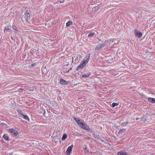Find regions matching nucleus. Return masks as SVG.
<instances>
[{"label":"nucleus","instance_id":"24","mask_svg":"<svg viewBox=\"0 0 155 155\" xmlns=\"http://www.w3.org/2000/svg\"><path fill=\"white\" fill-rule=\"evenodd\" d=\"M83 149L85 150V151L86 153H88L89 152V150L87 148V147L86 145L85 146V147L83 148Z\"/></svg>","mask_w":155,"mask_h":155},{"label":"nucleus","instance_id":"4","mask_svg":"<svg viewBox=\"0 0 155 155\" xmlns=\"http://www.w3.org/2000/svg\"><path fill=\"white\" fill-rule=\"evenodd\" d=\"M90 56V55H89L87 58H86V59H84L83 60V61H81V64L83 65L84 66H85L88 63V61L89 60Z\"/></svg>","mask_w":155,"mask_h":155},{"label":"nucleus","instance_id":"16","mask_svg":"<svg viewBox=\"0 0 155 155\" xmlns=\"http://www.w3.org/2000/svg\"><path fill=\"white\" fill-rule=\"evenodd\" d=\"M72 24V22L71 21H69L66 23V26L69 27Z\"/></svg>","mask_w":155,"mask_h":155},{"label":"nucleus","instance_id":"11","mask_svg":"<svg viewBox=\"0 0 155 155\" xmlns=\"http://www.w3.org/2000/svg\"><path fill=\"white\" fill-rule=\"evenodd\" d=\"M83 122L84 120H83L79 119L78 120H77V123L80 126L83 123Z\"/></svg>","mask_w":155,"mask_h":155},{"label":"nucleus","instance_id":"15","mask_svg":"<svg viewBox=\"0 0 155 155\" xmlns=\"http://www.w3.org/2000/svg\"><path fill=\"white\" fill-rule=\"evenodd\" d=\"M3 137L5 140L9 141L10 140V139H9L8 136L7 134H5L3 136Z\"/></svg>","mask_w":155,"mask_h":155},{"label":"nucleus","instance_id":"39","mask_svg":"<svg viewBox=\"0 0 155 155\" xmlns=\"http://www.w3.org/2000/svg\"><path fill=\"white\" fill-rule=\"evenodd\" d=\"M21 112H22L20 110V111H19V113H21Z\"/></svg>","mask_w":155,"mask_h":155},{"label":"nucleus","instance_id":"12","mask_svg":"<svg viewBox=\"0 0 155 155\" xmlns=\"http://www.w3.org/2000/svg\"><path fill=\"white\" fill-rule=\"evenodd\" d=\"M91 74V73L89 72L87 74H85L82 76V77L83 78H86L87 77H88Z\"/></svg>","mask_w":155,"mask_h":155},{"label":"nucleus","instance_id":"30","mask_svg":"<svg viewBox=\"0 0 155 155\" xmlns=\"http://www.w3.org/2000/svg\"><path fill=\"white\" fill-rule=\"evenodd\" d=\"M73 119L74 120H75V121H76V122H77V120H78L79 119H78V118H76V117H73Z\"/></svg>","mask_w":155,"mask_h":155},{"label":"nucleus","instance_id":"18","mask_svg":"<svg viewBox=\"0 0 155 155\" xmlns=\"http://www.w3.org/2000/svg\"><path fill=\"white\" fill-rule=\"evenodd\" d=\"M101 48V45H100V44L99 45H97L96 48H95V51H98L99 50H100Z\"/></svg>","mask_w":155,"mask_h":155},{"label":"nucleus","instance_id":"10","mask_svg":"<svg viewBox=\"0 0 155 155\" xmlns=\"http://www.w3.org/2000/svg\"><path fill=\"white\" fill-rule=\"evenodd\" d=\"M84 66L83 65H82V64H81L80 65H79V66H78L77 67L76 70L77 71H78L79 70H80L81 69H83L84 68Z\"/></svg>","mask_w":155,"mask_h":155},{"label":"nucleus","instance_id":"36","mask_svg":"<svg viewBox=\"0 0 155 155\" xmlns=\"http://www.w3.org/2000/svg\"><path fill=\"white\" fill-rule=\"evenodd\" d=\"M100 139L101 140V141L102 142H104L103 140H102L101 138H100V139Z\"/></svg>","mask_w":155,"mask_h":155},{"label":"nucleus","instance_id":"9","mask_svg":"<svg viewBox=\"0 0 155 155\" xmlns=\"http://www.w3.org/2000/svg\"><path fill=\"white\" fill-rule=\"evenodd\" d=\"M118 155H127V153L125 152H123L122 151H119L117 153Z\"/></svg>","mask_w":155,"mask_h":155},{"label":"nucleus","instance_id":"19","mask_svg":"<svg viewBox=\"0 0 155 155\" xmlns=\"http://www.w3.org/2000/svg\"><path fill=\"white\" fill-rule=\"evenodd\" d=\"M125 130L126 129H120L118 133L122 134L125 131Z\"/></svg>","mask_w":155,"mask_h":155},{"label":"nucleus","instance_id":"31","mask_svg":"<svg viewBox=\"0 0 155 155\" xmlns=\"http://www.w3.org/2000/svg\"><path fill=\"white\" fill-rule=\"evenodd\" d=\"M108 41H107V40H105V41H104V44L105 45H106L107 44V42Z\"/></svg>","mask_w":155,"mask_h":155},{"label":"nucleus","instance_id":"17","mask_svg":"<svg viewBox=\"0 0 155 155\" xmlns=\"http://www.w3.org/2000/svg\"><path fill=\"white\" fill-rule=\"evenodd\" d=\"M30 15L28 13V12L26 11L25 17L26 18V20H27L28 18H29Z\"/></svg>","mask_w":155,"mask_h":155},{"label":"nucleus","instance_id":"32","mask_svg":"<svg viewBox=\"0 0 155 155\" xmlns=\"http://www.w3.org/2000/svg\"><path fill=\"white\" fill-rule=\"evenodd\" d=\"M45 111H44V113L43 114V115L45 117Z\"/></svg>","mask_w":155,"mask_h":155},{"label":"nucleus","instance_id":"14","mask_svg":"<svg viewBox=\"0 0 155 155\" xmlns=\"http://www.w3.org/2000/svg\"><path fill=\"white\" fill-rule=\"evenodd\" d=\"M148 100L149 101H150L152 103L155 102V99L154 98L149 97L148 98Z\"/></svg>","mask_w":155,"mask_h":155},{"label":"nucleus","instance_id":"25","mask_svg":"<svg viewBox=\"0 0 155 155\" xmlns=\"http://www.w3.org/2000/svg\"><path fill=\"white\" fill-rule=\"evenodd\" d=\"M94 137L95 138L100 139L99 135H96L95 134H93Z\"/></svg>","mask_w":155,"mask_h":155},{"label":"nucleus","instance_id":"3","mask_svg":"<svg viewBox=\"0 0 155 155\" xmlns=\"http://www.w3.org/2000/svg\"><path fill=\"white\" fill-rule=\"evenodd\" d=\"M134 33L135 36H137L138 38H140L142 35V34L141 32L139 31L138 30L135 29Z\"/></svg>","mask_w":155,"mask_h":155},{"label":"nucleus","instance_id":"7","mask_svg":"<svg viewBox=\"0 0 155 155\" xmlns=\"http://www.w3.org/2000/svg\"><path fill=\"white\" fill-rule=\"evenodd\" d=\"M81 57V56L80 54H78L75 57V59L74 60V61L76 62H78L80 60V59Z\"/></svg>","mask_w":155,"mask_h":155},{"label":"nucleus","instance_id":"42","mask_svg":"<svg viewBox=\"0 0 155 155\" xmlns=\"http://www.w3.org/2000/svg\"><path fill=\"white\" fill-rule=\"evenodd\" d=\"M73 58H72L73 60Z\"/></svg>","mask_w":155,"mask_h":155},{"label":"nucleus","instance_id":"6","mask_svg":"<svg viewBox=\"0 0 155 155\" xmlns=\"http://www.w3.org/2000/svg\"><path fill=\"white\" fill-rule=\"evenodd\" d=\"M73 145H72L69 147L67 149L66 151V154L67 155H70L71 152L72 151V148L73 147Z\"/></svg>","mask_w":155,"mask_h":155},{"label":"nucleus","instance_id":"37","mask_svg":"<svg viewBox=\"0 0 155 155\" xmlns=\"http://www.w3.org/2000/svg\"><path fill=\"white\" fill-rule=\"evenodd\" d=\"M139 119V118H137L136 119V120H138Z\"/></svg>","mask_w":155,"mask_h":155},{"label":"nucleus","instance_id":"13","mask_svg":"<svg viewBox=\"0 0 155 155\" xmlns=\"http://www.w3.org/2000/svg\"><path fill=\"white\" fill-rule=\"evenodd\" d=\"M72 134L78 137L81 136V134L77 132H73Z\"/></svg>","mask_w":155,"mask_h":155},{"label":"nucleus","instance_id":"38","mask_svg":"<svg viewBox=\"0 0 155 155\" xmlns=\"http://www.w3.org/2000/svg\"><path fill=\"white\" fill-rule=\"evenodd\" d=\"M99 41H101V40L100 39V38H98Z\"/></svg>","mask_w":155,"mask_h":155},{"label":"nucleus","instance_id":"23","mask_svg":"<svg viewBox=\"0 0 155 155\" xmlns=\"http://www.w3.org/2000/svg\"><path fill=\"white\" fill-rule=\"evenodd\" d=\"M128 122L127 121L126 122H123L121 123V125L124 126L125 125H126L127 124H128Z\"/></svg>","mask_w":155,"mask_h":155},{"label":"nucleus","instance_id":"40","mask_svg":"<svg viewBox=\"0 0 155 155\" xmlns=\"http://www.w3.org/2000/svg\"><path fill=\"white\" fill-rule=\"evenodd\" d=\"M146 155H152V154H146Z\"/></svg>","mask_w":155,"mask_h":155},{"label":"nucleus","instance_id":"28","mask_svg":"<svg viewBox=\"0 0 155 155\" xmlns=\"http://www.w3.org/2000/svg\"><path fill=\"white\" fill-rule=\"evenodd\" d=\"M12 28H13V29L14 30H15V31H18V30L16 29L17 28H16V26H13Z\"/></svg>","mask_w":155,"mask_h":155},{"label":"nucleus","instance_id":"26","mask_svg":"<svg viewBox=\"0 0 155 155\" xmlns=\"http://www.w3.org/2000/svg\"><path fill=\"white\" fill-rule=\"evenodd\" d=\"M10 29L9 28H8V27L5 26L4 28V33H5V32L6 31H9Z\"/></svg>","mask_w":155,"mask_h":155},{"label":"nucleus","instance_id":"34","mask_svg":"<svg viewBox=\"0 0 155 155\" xmlns=\"http://www.w3.org/2000/svg\"><path fill=\"white\" fill-rule=\"evenodd\" d=\"M35 64H32V66H35Z\"/></svg>","mask_w":155,"mask_h":155},{"label":"nucleus","instance_id":"22","mask_svg":"<svg viewBox=\"0 0 155 155\" xmlns=\"http://www.w3.org/2000/svg\"><path fill=\"white\" fill-rule=\"evenodd\" d=\"M118 104V103H113L111 104V107H114L115 106H117Z\"/></svg>","mask_w":155,"mask_h":155},{"label":"nucleus","instance_id":"8","mask_svg":"<svg viewBox=\"0 0 155 155\" xmlns=\"http://www.w3.org/2000/svg\"><path fill=\"white\" fill-rule=\"evenodd\" d=\"M19 117L21 118H23L25 119L28 120V121H29V117L26 115H25L22 114H21L20 116H19Z\"/></svg>","mask_w":155,"mask_h":155},{"label":"nucleus","instance_id":"1","mask_svg":"<svg viewBox=\"0 0 155 155\" xmlns=\"http://www.w3.org/2000/svg\"><path fill=\"white\" fill-rule=\"evenodd\" d=\"M80 127L82 129L88 131L90 130V128L89 127V126L84 121Z\"/></svg>","mask_w":155,"mask_h":155},{"label":"nucleus","instance_id":"41","mask_svg":"<svg viewBox=\"0 0 155 155\" xmlns=\"http://www.w3.org/2000/svg\"><path fill=\"white\" fill-rule=\"evenodd\" d=\"M61 2H61H60V3H61V2Z\"/></svg>","mask_w":155,"mask_h":155},{"label":"nucleus","instance_id":"5","mask_svg":"<svg viewBox=\"0 0 155 155\" xmlns=\"http://www.w3.org/2000/svg\"><path fill=\"white\" fill-rule=\"evenodd\" d=\"M69 82V81H66L62 78L60 79V83L62 85H67L68 84Z\"/></svg>","mask_w":155,"mask_h":155},{"label":"nucleus","instance_id":"21","mask_svg":"<svg viewBox=\"0 0 155 155\" xmlns=\"http://www.w3.org/2000/svg\"><path fill=\"white\" fill-rule=\"evenodd\" d=\"M140 119H141V120H140V121H143L144 122L146 120V119L145 118V116L143 115V116H142L141 118Z\"/></svg>","mask_w":155,"mask_h":155},{"label":"nucleus","instance_id":"27","mask_svg":"<svg viewBox=\"0 0 155 155\" xmlns=\"http://www.w3.org/2000/svg\"><path fill=\"white\" fill-rule=\"evenodd\" d=\"M94 33H89V35H88V36L89 37H91L92 36H93L94 35Z\"/></svg>","mask_w":155,"mask_h":155},{"label":"nucleus","instance_id":"20","mask_svg":"<svg viewBox=\"0 0 155 155\" xmlns=\"http://www.w3.org/2000/svg\"><path fill=\"white\" fill-rule=\"evenodd\" d=\"M67 137V135L66 134H64L61 138V140H65Z\"/></svg>","mask_w":155,"mask_h":155},{"label":"nucleus","instance_id":"29","mask_svg":"<svg viewBox=\"0 0 155 155\" xmlns=\"http://www.w3.org/2000/svg\"><path fill=\"white\" fill-rule=\"evenodd\" d=\"M105 45H106L104 43L100 44V45H101V48L104 47L105 46Z\"/></svg>","mask_w":155,"mask_h":155},{"label":"nucleus","instance_id":"33","mask_svg":"<svg viewBox=\"0 0 155 155\" xmlns=\"http://www.w3.org/2000/svg\"><path fill=\"white\" fill-rule=\"evenodd\" d=\"M1 124H2L3 125V126H5V125H6V124L4 123H2Z\"/></svg>","mask_w":155,"mask_h":155},{"label":"nucleus","instance_id":"2","mask_svg":"<svg viewBox=\"0 0 155 155\" xmlns=\"http://www.w3.org/2000/svg\"><path fill=\"white\" fill-rule=\"evenodd\" d=\"M9 131L12 135H14L15 137H16L17 135L19 134L18 132L14 129H10L9 130Z\"/></svg>","mask_w":155,"mask_h":155},{"label":"nucleus","instance_id":"35","mask_svg":"<svg viewBox=\"0 0 155 155\" xmlns=\"http://www.w3.org/2000/svg\"><path fill=\"white\" fill-rule=\"evenodd\" d=\"M34 52H35L36 51H38V50H36V49H34Z\"/></svg>","mask_w":155,"mask_h":155}]
</instances>
